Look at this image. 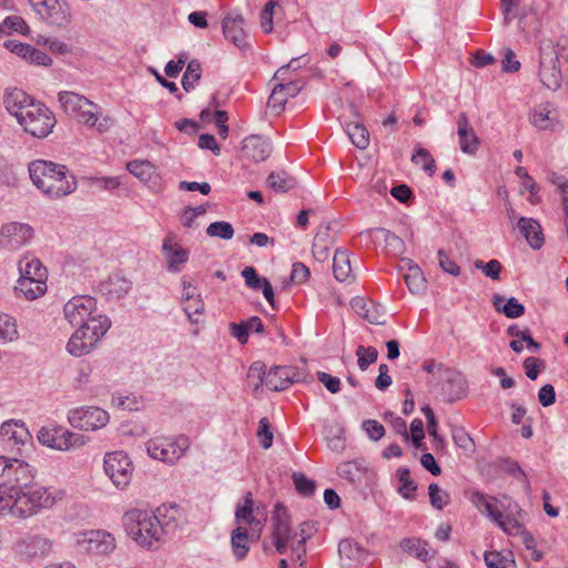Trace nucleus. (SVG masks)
Listing matches in <instances>:
<instances>
[{
    "mask_svg": "<svg viewBox=\"0 0 568 568\" xmlns=\"http://www.w3.org/2000/svg\"><path fill=\"white\" fill-rule=\"evenodd\" d=\"M109 418V413L97 406L78 407L68 413L71 426L87 432L104 427Z\"/></svg>",
    "mask_w": 568,
    "mask_h": 568,
    "instance_id": "nucleus-12",
    "label": "nucleus"
},
{
    "mask_svg": "<svg viewBox=\"0 0 568 568\" xmlns=\"http://www.w3.org/2000/svg\"><path fill=\"white\" fill-rule=\"evenodd\" d=\"M356 356L359 369L366 371L371 364L377 361L378 352L373 346L365 347L359 345L356 348Z\"/></svg>",
    "mask_w": 568,
    "mask_h": 568,
    "instance_id": "nucleus-51",
    "label": "nucleus"
},
{
    "mask_svg": "<svg viewBox=\"0 0 568 568\" xmlns=\"http://www.w3.org/2000/svg\"><path fill=\"white\" fill-rule=\"evenodd\" d=\"M17 121L26 133L37 139L47 138L57 123L53 112L39 101L31 104L28 111L20 112V119Z\"/></svg>",
    "mask_w": 568,
    "mask_h": 568,
    "instance_id": "nucleus-6",
    "label": "nucleus"
},
{
    "mask_svg": "<svg viewBox=\"0 0 568 568\" xmlns=\"http://www.w3.org/2000/svg\"><path fill=\"white\" fill-rule=\"evenodd\" d=\"M300 379V375L292 367L275 366L265 375V386L271 390L280 392L288 388Z\"/></svg>",
    "mask_w": 568,
    "mask_h": 568,
    "instance_id": "nucleus-24",
    "label": "nucleus"
},
{
    "mask_svg": "<svg viewBox=\"0 0 568 568\" xmlns=\"http://www.w3.org/2000/svg\"><path fill=\"white\" fill-rule=\"evenodd\" d=\"M146 452L153 459L174 465L178 460L176 439L169 436H156L146 443Z\"/></svg>",
    "mask_w": 568,
    "mask_h": 568,
    "instance_id": "nucleus-21",
    "label": "nucleus"
},
{
    "mask_svg": "<svg viewBox=\"0 0 568 568\" xmlns=\"http://www.w3.org/2000/svg\"><path fill=\"white\" fill-rule=\"evenodd\" d=\"M479 144L480 141L475 131H470L464 138H459L460 151L465 154L474 155Z\"/></svg>",
    "mask_w": 568,
    "mask_h": 568,
    "instance_id": "nucleus-61",
    "label": "nucleus"
},
{
    "mask_svg": "<svg viewBox=\"0 0 568 568\" xmlns=\"http://www.w3.org/2000/svg\"><path fill=\"white\" fill-rule=\"evenodd\" d=\"M111 321L108 316L97 311L89 315L88 321L79 327L70 337L67 349L73 356H82L90 353L108 332Z\"/></svg>",
    "mask_w": 568,
    "mask_h": 568,
    "instance_id": "nucleus-3",
    "label": "nucleus"
},
{
    "mask_svg": "<svg viewBox=\"0 0 568 568\" xmlns=\"http://www.w3.org/2000/svg\"><path fill=\"white\" fill-rule=\"evenodd\" d=\"M95 306L97 301L89 295L74 296L63 307L64 317L72 326L81 327L95 312Z\"/></svg>",
    "mask_w": 568,
    "mask_h": 568,
    "instance_id": "nucleus-18",
    "label": "nucleus"
},
{
    "mask_svg": "<svg viewBox=\"0 0 568 568\" xmlns=\"http://www.w3.org/2000/svg\"><path fill=\"white\" fill-rule=\"evenodd\" d=\"M207 206L200 205L196 207L187 206L184 209L182 216L184 219L183 224L189 229H197L199 224L195 223V219L197 216L204 215L206 213Z\"/></svg>",
    "mask_w": 568,
    "mask_h": 568,
    "instance_id": "nucleus-59",
    "label": "nucleus"
},
{
    "mask_svg": "<svg viewBox=\"0 0 568 568\" xmlns=\"http://www.w3.org/2000/svg\"><path fill=\"white\" fill-rule=\"evenodd\" d=\"M162 251L166 261L168 271L178 272V240L174 234H169L162 245Z\"/></svg>",
    "mask_w": 568,
    "mask_h": 568,
    "instance_id": "nucleus-40",
    "label": "nucleus"
},
{
    "mask_svg": "<svg viewBox=\"0 0 568 568\" xmlns=\"http://www.w3.org/2000/svg\"><path fill=\"white\" fill-rule=\"evenodd\" d=\"M201 77L202 65L200 61L196 59L191 60L186 65V69L181 81L183 89L186 92L194 90Z\"/></svg>",
    "mask_w": 568,
    "mask_h": 568,
    "instance_id": "nucleus-39",
    "label": "nucleus"
},
{
    "mask_svg": "<svg viewBox=\"0 0 568 568\" xmlns=\"http://www.w3.org/2000/svg\"><path fill=\"white\" fill-rule=\"evenodd\" d=\"M30 439L28 428L20 420H7L0 426V446L4 452H19Z\"/></svg>",
    "mask_w": 568,
    "mask_h": 568,
    "instance_id": "nucleus-16",
    "label": "nucleus"
},
{
    "mask_svg": "<svg viewBox=\"0 0 568 568\" xmlns=\"http://www.w3.org/2000/svg\"><path fill=\"white\" fill-rule=\"evenodd\" d=\"M539 79L542 85L551 91L561 87L562 74L559 65V55L554 47L540 48Z\"/></svg>",
    "mask_w": 568,
    "mask_h": 568,
    "instance_id": "nucleus-9",
    "label": "nucleus"
},
{
    "mask_svg": "<svg viewBox=\"0 0 568 568\" xmlns=\"http://www.w3.org/2000/svg\"><path fill=\"white\" fill-rule=\"evenodd\" d=\"M287 98L284 92L276 84L268 97L267 106L272 109L276 114L281 113L284 110Z\"/></svg>",
    "mask_w": 568,
    "mask_h": 568,
    "instance_id": "nucleus-60",
    "label": "nucleus"
},
{
    "mask_svg": "<svg viewBox=\"0 0 568 568\" xmlns=\"http://www.w3.org/2000/svg\"><path fill=\"white\" fill-rule=\"evenodd\" d=\"M13 549L16 554L31 561L48 556L51 550V542L41 536H28L17 541Z\"/></svg>",
    "mask_w": 568,
    "mask_h": 568,
    "instance_id": "nucleus-22",
    "label": "nucleus"
},
{
    "mask_svg": "<svg viewBox=\"0 0 568 568\" xmlns=\"http://www.w3.org/2000/svg\"><path fill=\"white\" fill-rule=\"evenodd\" d=\"M252 513H253V496H252V493L248 491L244 496V504L236 508L235 518L239 521L242 520L247 524H252L254 521Z\"/></svg>",
    "mask_w": 568,
    "mask_h": 568,
    "instance_id": "nucleus-57",
    "label": "nucleus"
},
{
    "mask_svg": "<svg viewBox=\"0 0 568 568\" xmlns=\"http://www.w3.org/2000/svg\"><path fill=\"white\" fill-rule=\"evenodd\" d=\"M452 437L454 443L466 453H474L475 443L464 427L454 426L452 428Z\"/></svg>",
    "mask_w": 568,
    "mask_h": 568,
    "instance_id": "nucleus-49",
    "label": "nucleus"
},
{
    "mask_svg": "<svg viewBox=\"0 0 568 568\" xmlns=\"http://www.w3.org/2000/svg\"><path fill=\"white\" fill-rule=\"evenodd\" d=\"M38 439L42 445L58 450H68L84 444L83 436L72 433L62 426H45L38 433Z\"/></svg>",
    "mask_w": 568,
    "mask_h": 568,
    "instance_id": "nucleus-11",
    "label": "nucleus"
},
{
    "mask_svg": "<svg viewBox=\"0 0 568 568\" xmlns=\"http://www.w3.org/2000/svg\"><path fill=\"white\" fill-rule=\"evenodd\" d=\"M128 171L141 181H149L154 172L149 161L133 160L126 164Z\"/></svg>",
    "mask_w": 568,
    "mask_h": 568,
    "instance_id": "nucleus-47",
    "label": "nucleus"
},
{
    "mask_svg": "<svg viewBox=\"0 0 568 568\" xmlns=\"http://www.w3.org/2000/svg\"><path fill=\"white\" fill-rule=\"evenodd\" d=\"M32 183L50 199L71 194L77 189L75 178L67 166L45 160H34L29 164Z\"/></svg>",
    "mask_w": 568,
    "mask_h": 568,
    "instance_id": "nucleus-1",
    "label": "nucleus"
},
{
    "mask_svg": "<svg viewBox=\"0 0 568 568\" xmlns=\"http://www.w3.org/2000/svg\"><path fill=\"white\" fill-rule=\"evenodd\" d=\"M333 274L338 282L354 280L349 255L346 250L337 248L333 257Z\"/></svg>",
    "mask_w": 568,
    "mask_h": 568,
    "instance_id": "nucleus-32",
    "label": "nucleus"
},
{
    "mask_svg": "<svg viewBox=\"0 0 568 568\" xmlns=\"http://www.w3.org/2000/svg\"><path fill=\"white\" fill-rule=\"evenodd\" d=\"M475 267L477 270H481L487 277L494 281H498L500 278L501 264L497 260H490L487 263L477 260L475 261Z\"/></svg>",
    "mask_w": 568,
    "mask_h": 568,
    "instance_id": "nucleus-56",
    "label": "nucleus"
},
{
    "mask_svg": "<svg viewBox=\"0 0 568 568\" xmlns=\"http://www.w3.org/2000/svg\"><path fill=\"white\" fill-rule=\"evenodd\" d=\"M58 100L63 110L68 114L75 116L79 122L91 128L95 126L100 132H104L110 128L111 119L102 116L100 106L85 97L71 91H62L59 93Z\"/></svg>",
    "mask_w": 568,
    "mask_h": 568,
    "instance_id": "nucleus-5",
    "label": "nucleus"
},
{
    "mask_svg": "<svg viewBox=\"0 0 568 568\" xmlns=\"http://www.w3.org/2000/svg\"><path fill=\"white\" fill-rule=\"evenodd\" d=\"M36 102L31 95L18 88L7 89L3 97L7 111L17 120L20 119V112L28 111Z\"/></svg>",
    "mask_w": 568,
    "mask_h": 568,
    "instance_id": "nucleus-25",
    "label": "nucleus"
},
{
    "mask_svg": "<svg viewBox=\"0 0 568 568\" xmlns=\"http://www.w3.org/2000/svg\"><path fill=\"white\" fill-rule=\"evenodd\" d=\"M471 501L477 506V507H484L485 511H486V515L487 517H489L491 519V521L494 523H497L500 520V517H501V513L498 511L495 506H494V501H496L495 498L493 497H487L486 495H484L483 493L480 491H475L471 496Z\"/></svg>",
    "mask_w": 568,
    "mask_h": 568,
    "instance_id": "nucleus-44",
    "label": "nucleus"
},
{
    "mask_svg": "<svg viewBox=\"0 0 568 568\" xmlns=\"http://www.w3.org/2000/svg\"><path fill=\"white\" fill-rule=\"evenodd\" d=\"M273 527V540L278 554H285L290 542H293L297 532L291 531L290 516L287 508L276 504L271 518Z\"/></svg>",
    "mask_w": 568,
    "mask_h": 568,
    "instance_id": "nucleus-13",
    "label": "nucleus"
},
{
    "mask_svg": "<svg viewBox=\"0 0 568 568\" xmlns=\"http://www.w3.org/2000/svg\"><path fill=\"white\" fill-rule=\"evenodd\" d=\"M14 290L17 293L22 294L27 300L33 301L45 293L47 283L42 282V284H40L31 277H20Z\"/></svg>",
    "mask_w": 568,
    "mask_h": 568,
    "instance_id": "nucleus-34",
    "label": "nucleus"
},
{
    "mask_svg": "<svg viewBox=\"0 0 568 568\" xmlns=\"http://www.w3.org/2000/svg\"><path fill=\"white\" fill-rule=\"evenodd\" d=\"M153 511L130 509L122 517L123 527L140 546L151 549L162 540V529L158 528Z\"/></svg>",
    "mask_w": 568,
    "mask_h": 568,
    "instance_id": "nucleus-4",
    "label": "nucleus"
},
{
    "mask_svg": "<svg viewBox=\"0 0 568 568\" xmlns=\"http://www.w3.org/2000/svg\"><path fill=\"white\" fill-rule=\"evenodd\" d=\"M397 479L400 483L397 491L405 499L413 500L415 499V491L417 489V484L410 478V471L406 467H400L397 469Z\"/></svg>",
    "mask_w": 568,
    "mask_h": 568,
    "instance_id": "nucleus-38",
    "label": "nucleus"
},
{
    "mask_svg": "<svg viewBox=\"0 0 568 568\" xmlns=\"http://www.w3.org/2000/svg\"><path fill=\"white\" fill-rule=\"evenodd\" d=\"M493 305L498 313H503L508 318H518L525 314L524 304L519 303L516 297L505 300L504 296L496 294L493 297Z\"/></svg>",
    "mask_w": 568,
    "mask_h": 568,
    "instance_id": "nucleus-33",
    "label": "nucleus"
},
{
    "mask_svg": "<svg viewBox=\"0 0 568 568\" xmlns=\"http://www.w3.org/2000/svg\"><path fill=\"white\" fill-rule=\"evenodd\" d=\"M20 277H31L36 282L42 284L47 283L48 273L47 268L42 265L41 261L33 256H24L19 262Z\"/></svg>",
    "mask_w": 568,
    "mask_h": 568,
    "instance_id": "nucleus-30",
    "label": "nucleus"
},
{
    "mask_svg": "<svg viewBox=\"0 0 568 568\" xmlns=\"http://www.w3.org/2000/svg\"><path fill=\"white\" fill-rule=\"evenodd\" d=\"M428 495L430 505L437 510H442L450 503L449 494L435 483L428 486Z\"/></svg>",
    "mask_w": 568,
    "mask_h": 568,
    "instance_id": "nucleus-48",
    "label": "nucleus"
},
{
    "mask_svg": "<svg viewBox=\"0 0 568 568\" xmlns=\"http://www.w3.org/2000/svg\"><path fill=\"white\" fill-rule=\"evenodd\" d=\"M32 9L48 23L65 28L71 22V12L65 3L59 0H28Z\"/></svg>",
    "mask_w": 568,
    "mask_h": 568,
    "instance_id": "nucleus-14",
    "label": "nucleus"
},
{
    "mask_svg": "<svg viewBox=\"0 0 568 568\" xmlns=\"http://www.w3.org/2000/svg\"><path fill=\"white\" fill-rule=\"evenodd\" d=\"M245 19L235 11L229 12L222 20L223 34L236 48L244 51L250 48L246 40Z\"/></svg>",
    "mask_w": 568,
    "mask_h": 568,
    "instance_id": "nucleus-20",
    "label": "nucleus"
},
{
    "mask_svg": "<svg viewBox=\"0 0 568 568\" xmlns=\"http://www.w3.org/2000/svg\"><path fill=\"white\" fill-rule=\"evenodd\" d=\"M132 288V282L120 273L108 276L99 285L102 295L109 300H120L124 297Z\"/></svg>",
    "mask_w": 568,
    "mask_h": 568,
    "instance_id": "nucleus-26",
    "label": "nucleus"
},
{
    "mask_svg": "<svg viewBox=\"0 0 568 568\" xmlns=\"http://www.w3.org/2000/svg\"><path fill=\"white\" fill-rule=\"evenodd\" d=\"M156 518L155 523L158 528L162 529V537L164 535H174L178 530V505L175 503L163 504L153 513Z\"/></svg>",
    "mask_w": 568,
    "mask_h": 568,
    "instance_id": "nucleus-27",
    "label": "nucleus"
},
{
    "mask_svg": "<svg viewBox=\"0 0 568 568\" xmlns=\"http://www.w3.org/2000/svg\"><path fill=\"white\" fill-rule=\"evenodd\" d=\"M93 372V368L90 363L82 362L77 368V375L73 381V385L75 388H82L90 382V376Z\"/></svg>",
    "mask_w": 568,
    "mask_h": 568,
    "instance_id": "nucleus-63",
    "label": "nucleus"
},
{
    "mask_svg": "<svg viewBox=\"0 0 568 568\" xmlns=\"http://www.w3.org/2000/svg\"><path fill=\"white\" fill-rule=\"evenodd\" d=\"M248 532L245 528L239 527L233 530L231 544L233 552L237 559H243L248 551Z\"/></svg>",
    "mask_w": 568,
    "mask_h": 568,
    "instance_id": "nucleus-43",
    "label": "nucleus"
},
{
    "mask_svg": "<svg viewBox=\"0 0 568 568\" xmlns=\"http://www.w3.org/2000/svg\"><path fill=\"white\" fill-rule=\"evenodd\" d=\"M336 226L337 223H328L318 227L313 242V254L318 260L327 257L329 244L333 242L332 232H337Z\"/></svg>",
    "mask_w": 568,
    "mask_h": 568,
    "instance_id": "nucleus-29",
    "label": "nucleus"
},
{
    "mask_svg": "<svg viewBox=\"0 0 568 568\" xmlns=\"http://www.w3.org/2000/svg\"><path fill=\"white\" fill-rule=\"evenodd\" d=\"M361 316L375 325H382L385 323L384 307L382 305H375L373 302H369L368 308H366L364 313H361Z\"/></svg>",
    "mask_w": 568,
    "mask_h": 568,
    "instance_id": "nucleus-62",
    "label": "nucleus"
},
{
    "mask_svg": "<svg viewBox=\"0 0 568 568\" xmlns=\"http://www.w3.org/2000/svg\"><path fill=\"white\" fill-rule=\"evenodd\" d=\"M34 478L33 468L21 459H8L6 476L2 485L3 493L17 495L21 489L28 488Z\"/></svg>",
    "mask_w": 568,
    "mask_h": 568,
    "instance_id": "nucleus-8",
    "label": "nucleus"
},
{
    "mask_svg": "<svg viewBox=\"0 0 568 568\" xmlns=\"http://www.w3.org/2000/svg\"><path fill=\"white\" fill-rule=\"evenodd\" d=\"M206 234L211 237L231 240L234 235V229L231 223L219 221L211 223L206 229Z\"/></svg>",
    "mask_w": 568,
    "mask_h": 568,
    "instance_id": "nucleus-50",
    "label": "nucleus"
},
{
    "mask_svg": "<svg viewBox=\"0 0 568 568\" xmlns=\"http://www.w3.org/2000/svg\"><path fill=\"white\" fill-rule=\"evenodd\" d=\"M33 235V229L27 223H4L0 229V245L9 251H17L30 243Z\"/></svg>",
    "mask_w": 568,
    "mask_h": 568,
    "instance_id": "nucleus-15",
    "label": "nucleus"
},
{
    "mask_svg": "<svg viewBox=\"0 0 568 568\" xmlns=\"http://www.w3.org/2000/svg\"><path fill=\"white\" fill-rule=\"evenodd\" d=\"M272 152L271 141L258 134H253L244 139L242 153L245 158L254 162L265 161Z\"/></svg>",
    "mask_w": 568,
    "mask_h": 568,
    "instance_id": "nucleus-23",
    "label": "nucleus"
},
{
    "mask_svg": "<svg viewBox=\"0 0 568 568\" xmlns=\"http://www.w3.org/2000/svg\"><path fill=\"white\" fill-rule=\"evenodd\" d=\"M338 554L342 558H346L349 561H359L365 555L364 549L349 539H344L338 544Z\"/></svg>",
    "mask_w": 568,
    "mask_h": 568,
    "instance_id": "nucleus-46",
    "label": "nucleus"
},
{
    "mask_svg": "<svg viewBox=\"0 0 568 568\" xmlns=\"http://www.w3.org/2000/svg\"><path fill=\"white\" fill-rule=\"evenodd\" d=\"M293 481L298 494L305 497H310L314 494L316 487L315 481L307 478L304 474L294 473Z\"/></svg>",
    "mask_w": 568,
    "mask_h": 568,
    "instance_id": "nucleus-54",
    "label": "nucleus"
},
{
    "mask_svg": "<svg viewBox=\"0 0 568 568\" xmlns=\"http://www.w3.org/2000/svg\"><path fill=\"white\" fill-rule=\"evenodd\" d=\"M530 122L534 126L546 130L551 126V119L549 118V110L547 106L540 105L534 110Z\"/></svg>",
    "mask_w": 568,
    "mask_h": 568,
    "instance_id": "nucleus-58",
    "label": "nucleus"
},
{
    "mask_svg": "<svg viewBox=\"0 0 568 568\" xmlns=\"http://www.w3.org/2000/svg\"><path fill=\"white\" fill-rule=\"evenodd\" d=\"M376 235H379L382 240L385 243L386 248L388 252L399 255L405 252V243L404 241L397 236L395 233L390 232L389 230L378 227L375 230Z\"/></svg>",
    "mask_w": 568,
    "mask_h": 568,
    "instance_id": "nucleus-42",
    "label": "nucleus"
},
{
    "mask_svg": "<svg viewBox=\"0 0 568 568\" xmlns=\"http://www.w3.org/2000/svg\"><path fill=\"white\" fill-rule=\"evenodd\" d=\"M105 475L118 489H125L132 480L133 465L123 452L106 453L103 459Z\"/></svg>",
    "mask_w": 568,
    "mask_h": 568,
    "instance_id": "nucleus-7",
    "label": "nucleus"
},
{
    "mask_svg": "<svg viewBox=\"0 0 568 568\" xmlns=\"http://www.w3.org/2000/svg\"><path fill=\"white\" fill-rule=\"evenodd\" d=\"M336 473L356 489L367 487L374 477L373 470L368 468L364 459L343 462L338 464Z\"/></svg>",
    "mask_w": 568,
    "mask_h": 568,
    "instance_id": "nucleus-17",
    "label": "nucleus"
},
{
    "mask_svg": "<svg viewBox=\"0 0 568 568\" xmlns=\"http://www.w3.org/2000/svg\"><path fill=\"white\" fill-rule=\"evenodd\" d=\"M400 547L404 551L415 556L423 562L429 561L434 555L429 542L420 538H404L400 541Z\"/></svg>",
    "mask_w": 568,
    "mask_h": 568,
    "instance_id": "nucleus-31",
    "label": "nucleus"
},
{
    "mask_svg": "<svg viewBox=\"0 0 568 568\" xmlns=\"http://www.w3.org/2000/svg\"><path fill=\"white\" fill-rule=\"evenodd\" d=\"M267 185L275 192H287L295 187L296 180L286 171L271 172L267 180Z\"/></svg>",
    "mask_w": 568,
    "mask_h": 568,
    "instance_id": "nucleus-37",
    "label": "nucleus"
},
{
    "mask_svg": "<svg viewBox=\"0 0 568 568\" xmlns=\"http://www.w3.org/2000/svg\"><path fill=\"white\" fill-rule=\"evenodd\" d=\"M517 229L532 250H539L544 245L545 237L542 229L535 219L524 216L519 217L517 221Z\"/></svg>",
    "mask_w": 568,
    "mask_h": 568,
    "instance_id": "nucleus-28",
    "label": "nucleus"
},
{
    "mask_svg": "<svg viewBox=\"0 0 568 568\" xmlns=\"http://www.w3.org/2000/svg\"><path fill=\"white\" fill-rule=\"evenodd\" d=\"M504 470L520 481L524 485L526 491H530V481L528 480L526 473L521 469L520 465L516 460L506 459L504 462Z\"/></svg>",
    "mask_w": 568,
    "mask_h": 568,
    "instance_id": "nucleus-52",
    "label": "nucleus"
},
{
    "mask_svg": "<svg viewBox=\"0 0 568 568\" xmlns=\"http://www.w3.org/2000/svg\"><path fill=\"white\" fill-rule=\"evenodd\" d=\"M346 132L352 143L361 149L365 150L369 144V133L367 129L361 123H348Z\"/></svg>",
    "mask_w": 568,
    "mask_h": 568,
    "instance_id": "nucleus-41",
    "label": "nucleus"
},
{
    "mask_svg": "<svg viewBox=\"0 0 568 568\" xmlns=\"http://www.w3.org/2000/svg\"><path fill=\"white\" fill-rule=\"evenodd\" d=\"M412 161L416 164L423 162V170L428 173V175H434L436 171L435 160L432 154L424 148H418L412 156Z\"/></svg>",
    "mask_w": 568,
    "mask_h": 568,
    "instance_id": "nucleus-53",
    "label": "nucleus"
},
{
    "mask_svg": "<svg viewBox=\"0 0 568 568\" xmlns=\"http://www.w3.org/2000/svg\"><path fill=\"white\" fill-rule=\"evenodd\" d=\"M78 545L83 551L93 555L110 554L115 547L114 538L111 534L103 530H90L82 532L78 537Z\"/></svg>",
    "mask_w": 568,
    "mask_h": 568,
    "instance_id": "nucleus-19",
    "label": "nucleus"
},
{
    "mask_svg": "<svg viewBox=\"0 0 568 568\" xmlns=\"http://www.w3.org/2000/svg\"><path fill=\"white\" fill-rule=\"evenodd\" d=\"M19 338L17 321L9 314L0 313V345L14 342Z\"/></svg>",
    "mask_w": 568,
    "mask_h": 568,
    "instance_id": "nucleus-36",
    "label": "nucleus"
},
{
    "mask_svg": "<svg viewBox=\"0 0 568 568\" xmlns=\"http://www.w3.org/2000/svg\"><path fill=\"white\" fill-rule=\"evenodd\" d=\"M256 437L258 439L260 445L264 449H268L273 444V433L271 430V425L266 417H263L258 422V428L256 432Z\"/></svg>",
    "mask_w": 568,
    "mask_h": 568,
    "instance_id": "nucleus-55",
    "label": "nucleus"
},
{
    "mask_svg": "<svg viewBox=\"0 0 568 568\" xmlns=\"http://www.w3.org/2000/svg\"><path fill=\"white\" fill-rule=\"evenodd\" d=\"M408 270L405 274V282L413 294H420L426 290V278L418 265L407 261Z\"/></svg>",
    "mask_w": 568,
    "mask_h": 568,
    "instance_id": "nucleus-35",
    "label": "nucleus"
},
{
    "mask_svg": "<svg viewBox=\"0 0 568 568\" xmlns=\"http://www.w3.org/2000/svg\"><path fill=\"white\" fill-rule=\"evenodd\" d=\"M438 262L442 270L450 275L458 276L460 267L452 260L444 250L438 251Z\"/></svg>",
    "mask_w": 568,
    "mask_h": 568,
    "instance_id": "nucleus-64",
    "label": "nucleus"
},
{
    "mask_svg": "<svg viewBox=\"0 0 568 568\" xmlns=\"http://www.w3.org/2000/svg\"><path fill=\"white\" fill-rule=\"evenodd\" d=\"M65 496L64 490L34 486L21 489L17 495H12L13 516L27 518L38 513L42 508H51L57 501Z\"/></svg>",
    "mask_w": 568,
    "mask_h": 568,
    "instance_id": "nucleus-2",
    "label": "nucleus"
},
{
    "mask_svg": "<svg viewBox=\"0 0 568 568\" xmlns=\"http://www.w3.org/2000/svg\"><path fill=\"white\" fill-rule=\"evenodd\" d=\"M183 312L185 313L186 318L191 324L197 325L201 323L204 312V302L200 295H196V297L192 298L191 302H185Z\"/></svg>",
    "mask_w": 568,
    "mask_h": 568,
    "instance_id": "nucleus-45",
    "label": "nucleus"
},
{
    "mask_svg": "<svg viewBox=\"0 0 568 568\" xmlns=\"http://www.w3.org/2000/svg\"><path fill=\"white\" fill-rule=\"evenodd\" d=\"M440 379V396L444 402L454 403L463 399L467 395V381L457 369L438 366Z\"/></svg>",
    "mask_w": 568,
    "mask_h": 568,
    "instance_id": "nucleus-10",
    "label": "nucleus"
}]
</instances>
